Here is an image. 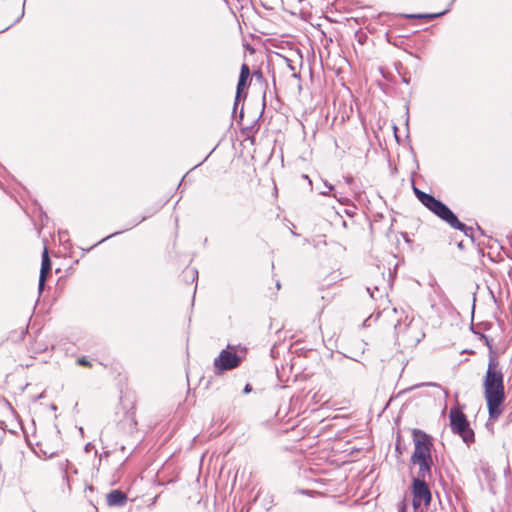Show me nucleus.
Returning a JSON list of instances; mask_svg holds the SVG:
<instances>
[{"label": "nucleus", "mask_w": 512, "mask_h": 512, "mask_svg": "<svg viewBox=\"0 0 512 512\" xmlns=\"http://www.w3.org/2000/svg\"><path fill=\"white\" fill-rule=\"evenodd\" d=\"M487 345L490 348V354L488 368L483 380L484 397L487 403L489 420L496 421L503 412L505 400L504 375L495 353L489 343Z\"/></svg>", "instance_id": "f257e3e1"}, {"label": "nucleus", "mask_w": 512, "mask_h": 512, "mask_svg": "<svg viewBox=\"0 0 512 512\" xmlns=\"http://www.w3.org/2000/svg\"><path fill=\"white\" fill-rule=\"evenodd\" d=\"M398 314L396 308L383 309L378 317L384 322L390 323L398 338H401L406 345L416 346L425 337L424 323L421 318H411L408 322L402 323L399 319H394Z\"/></svg>", "instance_id": "f03ea898"}, {"label": "nucleus", "mask_w": 512, "mask_h": 512, "mask_svg": "<svg viewBox=\"0 0 512 512\" xmlns=\"http://www.w3.org/2000/svg\"><path fill=\"white\" fill-rule=\"evenodd\" d=\"M415 195L418 200L441 220L446 222L450 227L462 231L466 236H472L473 229L460 222L457 216L450 210L448 206L437 200L430 194H427L414 187Z\"/></svg>", "instance_id": "7ed1b4c3"}, {"label": "nucleus", "mask_w": 512, "mask_h": 512, "mask_svg": "<svg viewBox=\"0 0 512 512\" xmlns=\"http://www.w3.org/2000/svg\"><path fill=\"white\" fill-rule=\"evenodd\" d=\"M414 452L411 456V462L419 466V476L431 477V468L433 465L431 448L433 446L431 437L425 432L414 429L413 432Z\"/></svg>", "instance_id": "20e7f679"}, {"label": "nucleus", "mask_w": 512, "mask_h": 512, "mask_svg": "<svg viewBox=\"0 0 512 512\" xmlns=\"http://www.w3.org/2000/svg\"><path fill=\"white\" fill-rule=\"evenodd\" d=\"M450 427L454 434L459 435L466 444L474 442V432L469 427L466 415L458 408H451L449 412Z\"/></svg>", "instance_id": "39448f33"}, {"label": "nucleus", "mask_w": 512, "mask_h": 512, "mask_svg": "<svg viewBox=\"0 0 512 512\" xmlns=\"http://www.w3.org/2000/svg\"><path fill=\"white\" fill-rule=\"evenodd\" d=\"M428 477H421L419 473L413 480V499H412V512H423V505L428 506L431 501V492L426 479Z\"/></svg>", "instance_id": "423d86ee"}, {"label": "nucleus", "mask_w": 512, "mask_h": 512, "mask_svg": "<svg viewBox=\"0 0 512 512\" xmlns=\"http://www.w3.org/2000/svg\"><path fill=\"white\" fill-rule=\"evenodd\" d=\"M240 362L241 358L228 346L227 349L222 350L219 356L214 359V367L217 371L222 372L238 367Z\"/></svg>", "instance_id": "0eeeda50"}, {"label": "nucleus", "mask_w": 512, "mask_h": 512, "mask_svg": "<svg viewBox=\"0 0 512 512\" xmlns=\"http://www.w3.org/2000/svg\"><path fill=\"white\" fill-rule=\"evenodd\" d=\"M50 270H51V261H50L49 255H48V251L45 248L43 251V255H42V263H41V270H40L39 284H38V288H39L40 292L44 288V285H45V282L47 279V275L49 274Z\"/></svg>", "instance_id": "6e6552de"}, {"label": "nucleus", "mask_w": 512, "mask_h": 512, "mask_svg": "<svg viewBox=\"0 0 512 512\" xmlns=\"http://www.w3.org/2000/svg\"><path fill=\"white\" fill-rule=\"evenodd\" d=\"M249 77H250L249 66L244 63L241 66L240 76H239V80H238V84H237L235 105H237V101L241 97V93L244 90V88L246 87Z\"/></svg>", "instance_id": "1a4fd4ad"}, {"label": "nucleus", "mask_w": 512, "mask_h": 512, "mask_svg": "<svg viewBox=\"0 0 512 512\" xmlns=\"http://www.w3.org/2000/svg\"><path fill=\"white\" fill-rule=\"evenodd\" d=\"M127 496L120 490H112L107 494V504L109 506H124Z\"/></svg>", "instance_id": "9d476101"}, {"label": "nucleus", "mask_w": 512, "mask_h": 512, "mask_svg": "<svg viewBox=\"0 0 512 512\" xmlns=\"http://www.w3.org/2000/svg\"><path fill=\"white\" fill-rule=\"evenodd\" d=\"M445 12L446 11L440 12V13H435V14H411V15H407V18H411V19H414V18L434 19L436 17L442 16L443 14H445Z\"/></svg>", "instance_id": "9b49d317"}, {"label": "nucleus", "mask_w": 512, "mask_h": 512, "mask_svg": "<svg viewBox=\"0 0 512 512\" xmlns=\"http://www.w3.org/2000/svg\"><path fill=\"white\" fill-rule=\"evenodd\" d=\"M367 291L368 293L370 294V296L374 299L377 298V295H376V292L379 293V287L378 286H374L373 288L368 286L367 287Z\"/></svg>", "instance_id": "f8f14e48"}, {"label": "nucleus", "mask_w": 512, "mask_h": 512, "mask_svg": "<svg viewBox=\"0 0 512 512\" xmlns=\"http://www.w3.org/2000/svg\"><path fill=\"white\" fill-rule=\"evenodd\" d=\"M77 362L81 366H86V367H90L91 366V363L87 360L86 357L79 358Z\"/></svg>", "instance_id": "ddd939ff"}, {"label": "nucleus", "mask_w": 512, "mask_h": 512, "mask_svg": "<svg viewBox=\"0 0 512 512\" xmlns=\"http://www.w3.org/2000/svg\"><path fill=\"white\" fill-rule=\"evenodd\" d=\"M128 418H129V420H130V425H131V427H134V426L136 425V421H135V418H134V414H133V413H132V414H129V415H128Z\"/></svg>", "instance_id": "4468645a"}, {"label": "nucleus", "mask_w": 512, "mask_h": 512, "mask_svg": "<svg viewBox=\"0 0 512 512\" xmlns=\"http://www.w3.org/2000/svg\"><path fill=\"white\" fill-rule=\"evenodd\" d=\"M253 76H254L255 78H257L258 80H260V79H262V78H263L262 73H261L260 71H255V72H253Z\"/></svg>", "instance_id": "2eb2a0df"}, {"label": "nucleus", "mask_w": 512, "mask_h": 512, "mask_svg": "<svg viewBox=\"0 0 512 512\" xmlns=\"http://www.w3.org/2000/svg\"><path fill=\"white\" fill-rule=\"evenodd\" d=\"M250 391H251V387H250V385H249V384H247V385L245 386V388H244V392H245V393H248V392H250Z\"/></svg>", "instance_id": "dca6fc26"}, {"label": "nucleus", "mask_w": 512, "mask_h": 512, "mask_svg": "<svg viewBox=\"0 0 512 512\" xmlns=\"http://www.w3.org/2000/svg\"><path fill=\"white\" fill-rule=\"evenodd\" d=\"M191 275L192 276L197 275V271L196 270H191Z\"/></svg>", "instance_id": "f3484780"}, {"label": "nucleus", "mask_w": 512, "mask_h": 512, "mask_svg": "<svg viewBox=\"0 0 512 512\" xmlns=\"http://www.w3.org/2000/svg\"><path fill=\"white\" fill-rule=\"evenodd\" d=\"M24 15V10L21 12V15L17 18L16 22Z\"/></svg>", "instance_id": "a211bd4d"}, {"label": "nucleus", "mask_w": 512, "mask_h": 512, "mask_svg": "<svg viewBox=\"0 0 512 512\" xmlns=\"http://www.w3.org/2000/svg\"><path fill=\"white\" fill-rule=\"evenodd\" d=\"M400 512H407V510H406L405 506H403V507L401 508Z\"/></svg>", "instance_id": "6ab92c4d"}, {"label": "nucleus", "mask_w": 512, "mask_h": 512, "mask_svg": "<svg viewBox=\"0 0 512 512\" xmlns=\"http://www.w3.org/2000/svg\"><path fill=\"white\" fill-rule=\"evenodd\" d=\"M323 195L327 194V189H324V192H322Z\"/></svg>", "instance_id": "aec40b11"}, {"label": "nucleus", "mask_w": 512, "mask_h": 512, "mask_svg": "<svg viewBox=\"0 0 512 512\" xmlns=\"http://www.w3.org/2000/svg\"><path fill=\"white\" fill-rule=\"evenodd\" d=\"M323 195L327 194V189H324V192H322Z\"/></svg>", "instance_id": "412c9836"}]
</instances>
